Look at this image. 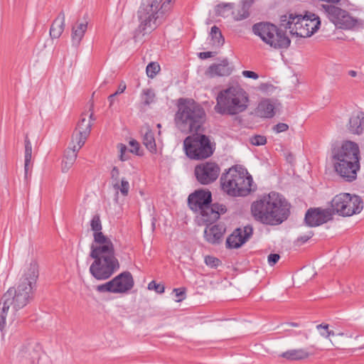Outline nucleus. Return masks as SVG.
Here are the masks:
<instances>
[{
  "label": "nucleus",
  "mask_w": 364,
  "mask_h": 364,
  "mask_svg": "<svg viewBox=\"0 0 364 364\" xmlns=\"http://www.w3.org/2000/svg\"><path fill=\"white\" fill-rule=\"evenodd\" d=\"M317 329H324L326 331V333H321V336L328 338L330 336H334L335 333L333 331L328 330V324H318L316 326Z\"/></svg>",
  "instance_id": "obj_46"
},
{
  "label": "nucleus",
  "mask_w": 364,
  "mask_h": 364,
  "mask_svg": "<svg viewBox=\"0 0 364 364\" xmlns=\"http://www.w3.org/2000/svg\"><path fill=\"white\" fill-rule=\"evenodd\" d=\"M257 112L262 117L272 118L274 115V106L269 100H264L259 104Z\"/></svg>",
  "instance_id": "obj_31"
},
{
  "label": "nucleus",
  "mask_w": 364,
  "mask_h": 364,
  "mask_svg": "<svg viewBox=\"0 0 364 364\" xmlns=\"http://www.w3.org/2000/svg\"><path fill=\"white\" fill-rule=\"evenodd\" d=\"M348 75H349L350 76H351V77H356V76H357V72H356V71H355V70H349V71H348Z\"/></svg>",
  "instance_id": "obj_55"
},
{
  "label": "nucleus",
  "mask_w": 364,
  "mask_h": 364,
  "mask_svg": "<svg viewBox=\"0 0 364 364\" xmlns=\"http://www.w3.org/2000/svg\"><path fill=\"white\" fill-rule=\"evenodd\" d=\"M296 19L291 34L297 37H310L318 30L321 25L319 17L311 12H306L304 16L296 15Z\"/></svg>",
  "instance_id": "obj_13"
},
{
  "label": "nucleus",
  "mask_w": 364,
  "mask_h": 364,
  "mask_svg": "<svg viewBox=\"0 0 364 364\" xmlns=\"http://www.w3.org/2000/svg\"><path fill=\"white\" fill-rule=\"evenodd\" d=\"M290 325L292 326H298V323H290Z\"/></svg>",
  "instance_id": "obj_56"
},
{
  "label": "nucleus",
  "mask_w": 364,
  "mask_h": 364,
  "mask_svg": "<svg viewBox=\"0 0 364 364\" xmlns=\"http://www.w3.org/2000/svg\"><path fill=\"white\" fill-rule=\"evenodd\" d=\"M290 203L281 194L270 192L251 205V213L258 222L267 225H278L290 215Z\"/></svg>",
  "instance_id": "obj_3"
},
{
  "label": "nucleus",
  "mask_w": 364,
  "mask_h": 364,
  "mask_svg": "<svg viewBox=\"0 0 364 364\" xmlns=\"http://www.w3.org/2000/svg\"><path fill=\"white\" fill-rule=\"evenodd\" d=\"M126 88H127L126 83L124 81H122L119 83L117 91L115 92V95H118L119 94L123 93L124 92V90H126Z\"/></svg>",
  "instance_id": "obj_53"
},
{
  "label": "nucleus",
  "mask_w": 364,
  "mask_h": 364,
  "mask_svg": "<svg viewBox=\"0 0 364 364\" xmlns=\"http://www.w3.org/2000/svg\"><path fill=\"white\" fill-rule=\"evenodd\" d=\"M65 14L60 11L57 18L53 21L50 28V36L52 38H58L65 29Z\"/></svg>",
  "instance_id": "obj_25"
},
{
  "label": "nucleus",
  "mask_w": 364,
  "mask_h": 364,
  "mask_svg": "<svg viewBox=\"0 0 364 364\" xmlns=\"http://www.w3.org/2000/svg\"><path fill=\"white\" fill-rule=\"evenodd\" d=\"M254 2L255 0H241L240 9L237 11L234 19L239 21L247 18L250 16V9Z\"/></svg>",
  "instance_id": "obj_29"
},
{
  "label": "nucleus",
  "mask_w": 364,
  "mask_h": 364,
  "mask_svg": "<svg viewBox=\"0 0 364 364\" xmlns=\"http://www.w3.org/2000/svg\"><path fill=\"white\" fill-rule=\"evenodd\" d=\"M296 21V15L293 14L283 15L280 17V27H283L284 30L289 29L291 31L293 30V26H295Z\"/></svg>",
  "instance_id": "obj_34"
},
{
  "label": "nucleus",
  "mask_w": 364,
  "mask_h": 364,
  "mask_svg": "<svg viewBox=\"0 0 364 364\" xmlns=\"http://www.w3.org/2000/svg\"><path fill=\"white\" fill-rule=\"evenodd\" d=\"M160 70L161 68L158 63L151 62L146 66V73L149 77L154 78Z\"/></svg>",
  "instance_id": "obj_37"
},
{
  "label": "nucleus",
  "mask_w": 364,
  "mask_h": 364,
  "mask_svg": "<svg viewBox=\"0 0 364 364\" xmlns=\"http://www.w3.org/2000/svg\"><path fill=\"white\" fill-rule=\"evenodd\" d=\"M174 116L176 127L186 134L200 132L206 120L204 108L193 99L181 97L177 100Z\"/></svg>",
  "instance_id": "obj_4"
},
{
  "label": "nucleus",
  "mask_w": 364,
  "mask_h": 364,
  "mask_svg": "<svg viewBox=\"0 0 364 364\" xmlns=\"http://www.w3.org/2000/svg\"><path fill=\"white\" fill-rule=\"evenodd\" d=\"M111 178L115 182L119 181V170L117 166H114L111 171Z\"/></svg>",
  "instance_id": "obj_50"
},
{
  "label": "nucleus",
  "mask_w": 364,
  "mask_h": 364,
  "mask_svg": "<svg viewBox=\"0 0 364 364\" xmlns=\"http://www.w3.org/2000/svg\"><path fill=\"white\" fill-rule=\"evenodd\" d=\"M134 285V281L132 274L129 272L125 271L114 277L112 280L97 285L95 289L100 293L124 294L131 290Z\"/></svg>",
  "instance_id": "obj_14"
},
{
  "label": "nucleus",
  "mask_w": 364,
  "mask_h": 364,
  "mask_svg": "<svg viewBox=\"0 0 364 364\" xmlns=\"http://www.w3.org/2000/svg\"><path fill=\"white\" fill-rule=\"evenodd\" d=\"M129 145L131 146V149L129 150V152H132L133 154H135L138 156H141L143 153L140 152V145L139 142L134 139H132L129 141Z\"/></svg>",
  "instance_id": "obj_43"
},
{
  "label": "nucleus",
  "mask_w": 364,
  "mask_h": 364,
  "mask_svg": "<svg viewBox=\"0 0 364 364\" xmlns=\"http://www.w3.org/2000/svg\"><path fill=\"white\" fill-rule=\"evenodd\" d=\"M349 197V193H343L336 195L333 198L331 202L330 210H333L332 217L335 214H338L341 216L345 217V214H348V211L346 210V205L348 203L347 199Z\"/></svg>",
  "instance_id": "obj_21"
},
{
  "label": "nucleus",
  "mask_w": 364,
  "mask_h": 364,
  "mask_svg": "<svg viewBox=\"0 0 364 364\" xmlns=\"http://www.w3.org/2000/svg\"><path fill=\"white\" fill-rule=\"evenodd\" d=\"M149 290H154L158 294H162L165 291V287L164 285L156 283L155 281H151L148 284Z\"/></svg>",
  "instance_id": "obj_42"
},
{
  "label": "nucleus",
  "mask_w": 364,
  "mask_h": 364,
  "mask_svg": "<svg viewBox=\"0 0 364 364\" xmlns=\"http://www.w3.org/2000/svg\"><path fill=\"white\" fill-rule=\"evenodd\" d=\"M242 75L245 77L252 78L254 80H257L259 77V75L255 72L251 70L242 71Z\"/></svg>",
  "instance_id": "obj_51"
},
{
  "label": "nucleus",
  "mask_w": 364,
  "mask_h": 364,
  "mask_svg": "<svg viewBox=\"0 0 364 364\" xmlns=\"http://www.w3.org/2000/svg\"><path fill=\"white\" fill-rule=\"evenodd\" d=\"M90 118H93V114L92 113L90 116Z\"/></svg>",
  "instance_id": "obj_59"
},
{
  "label": "nucleus",
  "mask_w": 364,
  "mask_h": 364,
  "mask_svg": "<svg viewBox=\"0 0 364 364\" xmlns=\"http://www.w3.org/2000/svg\"><path fill=\"white\" fill-rule=\"evenodd\" d=\"M210 36L213 46L220 47L224 44L225 38L218 26H213L211 28Z\"/></svg>",
  "instance_id": "obj_33"
},
{
  "label": "nucleus",
  "mask_w": 364,
  "mask_h": 364,
  "mask_svg": "<svg viewBox=\"0 0 364 364\" xmlns=\"http://www.w3.org/2000/svg\"><path fill=\"white\" fill-rule=\"evenodd\" d=\"M252 177L246 169L232 167L220 177L222 190L232 197L248 196L253 190L251 186Z\"/></svg>",
  "instance_id": "obj_9"
},
{
  "label": "nucleus",
  "mask_w": 364,
  "mask_h": 364,
  "mask_svg": "<svg viewBox=\"0 0 364 364\" xmlns=\"http://www.w3.org/2000/svg\"><path fill=\"white\" fill-rule=\"evenodd\" d=\"M213 56H214V53L210 52V51L200 52L198 53V57L200 59H207V58H211Z\"/></svg>",
  "instance_id": "obj_52"
},
{
  "label": "nucleus",
  "mask_w": 364,
  "mask_h": 364,
  "mask_svg": "<svg viewBox=\"0 0 364 364\" xmlns=\"http://www.w3.org/2000/svg\"><path fill=\"white\" fill-rule=\"evenodd\" d=\"M313 235H314V232L312 231H309L307 234H306L304 235L299 236L297 238L296 242L299 245H303L305 242H306L310 238H311L313 237Z\"/></svg>",
  "instance_id": "obj_48"
},
{
  "label": "nucleus",
  "mask_w": 364,
  "mask_h": 364,
  "mask_svg": "<svg viewBox=\"0 0 364 364\" xmlns=\"http://www.w3.org/2000/svg\"><path fill=\"white\" fill-rule=\"evenodd\" d=\"M212 193L208 189H198L188 196V205L193 211L200 212L203 223L213 224L221 215L225 214L228 209L223 204L212 203Z\"/></svg>",
  "instance_id": "obj_7"
},
{
  "label": "nucleus",
  "mask_w": 364,
  "mask_h": 364,
  "mask_svg": "<svg viewBox=\"0 0 364 364\" xmlns=\"http://www.w3.org/2000/svg\"><path fill=\"white\" fill-rule=\"evenodd\" d=\"M347 201L346 212L348 211L350 213H348V214H345V217L358 214L363 210V202L360 196L349 193V197L348 198Z\"/></svg>",
  "instance_id": "obj_24"
},
{
  "label": "nucleus",
  "mask_w": 364,
  "mask_h": 364,
  "mask_svg": "<svg viewBox=\"0 0 364 364\" xmlns=\"http://www.w3.org/2000/svg\"><path fill=\"white\" fill-rule=\"evenodd\" d=\"M338 336H344L345 334H344V333H338Z\"/></svg>",
  "instance_id": "obj_58"
},
{
  "label": "nucleus",
  "mask_w": 364,
  "mask_h": 364,
  "mask_svg": "<svg viewBox=\"0 0 364 364\" xmlns=\"http://www.w3.org/2000/svg\"><path fill=\"white\" fill-rule=\"evenodd\" d=\"M116 96H117V95H115V92H114L113 94L110 95L108 97L107 100H108V101H109V107H112V106L113 102H114V97H115Z\"/></svg>",
  "instance_id": "obj_54"
},
{
  "label": "nucleus",
  "mask_w": 364,
  "mask_h": 364,
  "mask_svg": "<svg viewBox=\"0 0 364 364\" xmlns=\"http://www.w3.org/2000/svg\"><path fill=\"white\" fill-rule=\"evenodd\" d=\"M332 213L330 208H310L306 212L304 223L311 228L321 225L333 220Z\"/></svg>",
  "instance_id": "obj_16"
},
{
  "label": "nucleus",
  "mask_w": 364,
  "mask_h": 364,
  "mask_svg": "<svg viewBox=\"0 0 364 364\" xmlns=\"http://www.w3.org/2000/svg\"><path fill=\"white\" fill-rule=\"evenodd\" d=\"M118 147L119 149V159L122 161H127L129 159V155L127 154L128 151V149L126 145L123 144H119L118 145Z\"/></svg>",
  "instance_id": "obj_45"
},
{
  "label": "nucleus",
  "mask_w": 364,
  "mask_h": 364,
  "mask_svg": "<svg viewBox=\"0 0 364 364\" xmlns=\"http://www.w3.org/2000/svg\"><path fill=\"white\" fill-rule=\"evenodd\" d=\"M93 236L94 242L99 245H91L90 257L95 260L90 267V272L97 280H105L119 268V263L112 240L102 232Z\"/></svg>",
  "instance_id": "obj_2"
},
{
  "label": "nucleus",
  "mask_w": 364,
  "mask_h": 364,
  "mask_svg": "<svg viewBox=\"0 0 364 364\" xmlns=\"http://www.w3.org/2000/svg\"><path fill=\"white\" fill-rule=\"evenodd\" d=\"M90 226L92 231H94V234H96L97 232H102V223L100 217L99 215H95L91 221H90Z\"/></svg>",
  "instance_id": "obj_38"
},
{
  "label": "nucleus",
  "mask_w": 364,
  "mask_h": 364,
  "mask_svg": "<svg viewBox=\"0 0 364 364\" xmlns=\"http://www.w3.org/2000/svg\"><path fill=\"white\" fill-rule=\"evenodd\" d=\"M232 68L229 66L228 59H223L220 63H214L211 65L207 73L210 77L215 76H228L232 73Z\"/></svg>",
  "instance_id": "obj_23"
},
{
  "label": "nucleus",
  "mask_w": 364,
  "mask_h": 364,
  "mask_svg": "<svg viewBox=\"0 0 364 364\" xmlns=\"http://www.w3.org/2000/svg\"><path fill=\"white\" fill-rule=\"evenodd\" d=\"M205 263L211 268H217L221 264V261L215 257L208 255L205 257Z\"/></svg>",
  "instance_id": "obj_40"
},
{
  "label": "nucleus",
  "mask_w": 364,
  "mask_h": 364,
  "mask_svg": "<svg viewBox=\"0 0 364 364\" xmlns=\"http://www.w3.org/2000/svg\"><path fill=\"white\" fill-rule=\"evenodd\" d=\"M328 18L337 28L345 30H354L364 28V21L354 18L341 8L333 4H322Z\"/></svg>",
  "instance_id": "obj_12"
},
{
  "label": "nucleus",
  "mask_w": 364,
  "mask_h": 364,
  "mask_svg": "<svg viewBox=\"0 0 364 364\" xmlns=\"http://www.w3.org/2000/svg\"><path fill=\"white\" fill-rule=\"evenodd\" d=\"M280 256L279 254L272 253L269 255L267 260L270 266H274L279 259Z\"/></svg>",
  "instance_id": "obj_49"
},
{
  "label": "nucleus",
  "mask_w": 364,
  "mask_h": 364,
  "mask_svg": "<svg viewBox=\"0 0 364 364\" xmlns=\"http://www.w3.org/2000/svg\"><path fill=\"white\" fill-rule=\"evenodd\" d=\"M143 1L137 11L139 24L135 31L134 38L137 35L151 33L164 21L165 14L170 9L171 0Z\"/></svg>",
  "instance_id": "obj_5"
},
{
  "label": "nucleus",
  "mask_w": 364,
  "mask_h": 364,
  "mask_svg": "<svg viewBox=\"0 0 364 364\" xmlns=\"http://www.w3.org/2000/svg\"><path fill=\"white\" fill-rule=\"evenodd\" d=\"M321 333H326V331L324 329H321L320 333L321 334Z\"/></svg>",
  "instance_id": "obj_57"
},
{
  "label": "nucleus",
  "mask_w": 364,
  "mask_h": 364,
  "mask_svg": "<svg viewBox=\"0 0 364 364\" xmlns=\"http://www.w3.org/2000/svg\"><path fill=\"white\" fill-rule=\"evenodd\" d=\"M87 28V22L77 23L72 27L71 38L72 44L78 47Z\"/></svg>",
  "instance_id": "obj_26"
},
{
  "label": "nucleus",
  "mask_w": 364,
  "mask_h": 364,
  "mask_svg": "<svg viewBox=\"0 0 364 364\" xmlns=\"http://www.w3.org/2000/svg\"><path fill=\"white\" fill-rule=\"evenodd\" d=\"M91 122L82 117L77 124L75 131L72 136V144L76 143L84 145L86 139L91 131Z\"/></svg>",
  "instance_id": "obj_19"
},
{
  "label": "nucleus",
  "mask_w": 364,
  "mask_h": 364,
  "mask_svg": "<svg viewBox=\"0 0 364 364\" xmlns=\"http://www.w3.org/2000/svg\"><path fill=\"white\" fill-rule=\"evenodd\" d=\"M348 130L355 134H360L364 130V113L353 115L349 119Z\"/></svg>",
  "instance_id": "obj_27"
},
{
  "label": "nucleus",
  "mask_w": 364,
  "mask_h": 364,
  "mask_svg": "<svg viewBox=\"0 0 364 364\" xmlns=\"http://www.w3.org/2000/svg\"><path fill=\"white\" fill-rule=\"evenodd\" d=\"M289 125L286 123H278L273 127V131L276 133H281L287 131Z\"/></svg>",
  "instance_id": "obj_47"
},
{
  "label": "nucleus",
  "mask_w": 364,
  "mask_h": 364,
  "mask_svg": "<svg viewBox=\"0 0 364 364\" xmlns=\"http://www.w3.org/2000/svg\"><path fill=\"white\" fill-rule=\"evenodd\" d=\"M280 356L289 360H300L307 358L309 353L303 348L291 349L282 353Z\"/></svg>",
  "instance_id": "obj_28"
},
{
  "label": "nucleus",
  "mask_w": 364,
  "mask_h": 364,
  "mask_svg": "<svg viewBox=\"0 0 364 364\" xmlns=\"http://www.w3.org/2000/svg\"><path fill=\"white\" fill-rule=\"evenodd\" d=\"M39 349L36 343H28L23 346L17 354V361L20 364H34L39 357Z\"/></svg>",
  "instance_id": "obj_18"
},
{
  "label": "nucleus",
  "mask_w": 364,
  "mask_h": 364,
  "mask_svg": "<svg viewBox=\"0 0 364 364\" xmlns=\"http://www.w3.org/2000/svg\"><path fill=\"white\" fill-rule=\"evenodd\" d=\"M143 144L146 148L151 153L156 152V145L154 132L149 129L143 136Z\"/></svg>",
  "instance_id": "obj_32"
},
{
  "label": "nucleus",
  "mask_w": 364,
  "mask_h": 364,
  "mask_svg": "<svg viewBox=\"0 0 364 364\" xmlns=\"http://www.w3.org/2000/svg\"><path fill=\"white\" fill-rule=\"evenodd\" d=\"M72 147H68L65 152L64 159L62 161V171L66 173L74 164L78 151L83 145L74 143Z\"/></svg>",
  "instance_id": "obj_22"
},
{
  "label": "nucleus",
  "mask_w": 364,
  "mask_h": 364,
  "mask_svg": "<svg viewBox=\"0 0 364 364\" xmlns=\"http://www.w3.org/2000/svg\"><path fill=\"white\" fill-rule=\"evenodd\" d=\"M216 100L215 110L220 114L236 115L245 112L249 105L247 92L238 85L221 90Z\"/></svg>",
  "instance_id": "obj_8"
},
{
  "label": "nucleus",
  "mask_w": 364,
  "mask_h": 364,
  "mask_svg": "<svg viewBox=\"0 0 364 364\" xmlns=\"http://www.w3.org/2000/svg\"><path fill=\"white\" fill-rule=\"evenodd\" d=\"M253 228L247 225L243 228H236L227 238L226 247L228 249H237L244 245L252 235Z\"/></svg>",
  "instance_id": "obj_17"
},
{
  "label": "nucleus",
  "mask_w": 364,
  "mask_h": 364,
  "mask_svg": "<svg viewBox=\"0 0 364 364\" xmlns=\"http://www.w3.org/2000/svg\"><path fill=\"white\" fill-rule=\"evenodd\" d=\"M234 8L233 3H223L218 4L215 7V14L218 16H224L226 10H231Z\"/></svg>",
  "instance_id": "obj_39"
},
{
  "label": "nucleus",
  "mask_w": 364,
  "mask_h": 364,
  "mask_svg": "<svg viewBox=\"0 0 364 364\" xmlns=\"http://www.w3.org/2000/svg\"><path fill=\"white\" fill-rule=\"evenodd\" d=\"M359 154L358 144L350 141H345L340 148L333 150L334 169L346 181L351 182L356 178L360 169Z\"/></svg>",
  "instance_id": "obj_6"
},
{
  "label": "nucleus",
  "mask_w": 364,
  "mask_h": 364,
  "mask_svg": "<svg viewBox=\"0 0 364 364\" xmlns=\"http://www.w3.org/2000/svg\"><path fill=\"white\" fill-rule=\"evenodd\" d=\"M155 92L151 88L144 89L142 90V99L144 105H149L154 102Z\"/></svg>",
  "instance_id": "obj_36"
},
{
  "label": "nucleus",
  "mask_w": 364,
  "mask_h": 364,
  "mask_svg": "<svg viewBox=\"0 0 364 364\" xmlns=\"http://www.w3.org/2000/svg\"><path fill=\"white\" fill-rule=\"evenodd\" d=\"M207 227L204 230V237L207 242L212 245L220 244L225 232V228L223 225L216 224L210 227V223L205 224Z\"/></svg>",
  "instance_id": "obj_20"
},
{
  "label": "nucleus",
  "mask_w": 364,
  "mask_h": 364,
  "mask_svg": "<svg viewBox=\"0 0 364 364\" xmlns=\"http://www.w3.org/2000/svg\"><path fill=\"white\" fill-rule=\"evenodd\" d=\"M24 146H25V156H24V174L25 178H28V171H29V166L31 162L32 159V144L28 138V134H26L24 139Z\"/></svg>",
  "instance_id": "obj_30"
},
{
  "label": "nucleus",
  "mask_w": 364,
  "mask_h": 364,
  "mask_svg": "<svg viewBox=\"0 0 364 364\" xmlns=\"http://www.w3.org/2000/svg\"><path fill=\"white\" fill-rule=\"evenodd\" d=\"M38 265L32 260L20 279L16 287H10L2 296L0 301V331L6 324V316L10 307L15 313L26 306L33 298V289L38 277Z\"/></svg>",
  "instance_id": "obj_1"
},
{
  "label": "nucleus",
  "mask_w": 364,
  "mask_h": 364,
  "mask_svg": "<svg viewBox=\"0 0 364 364\" xmlns=\"http://www.w3.org/2000/svg\"><path fill=\"white\" fill-rule=\"evenodd\" d=\"M253 33L259 36L265 43L275 49L287 48L291 40L281 28L268 22H259L253 25Z\"/></svg>",
  "instance_id": "obj_11"
},
{
  "label": "nucleus",
  "mask_w": 364,
  "mask_h": 364,
  "mask_svg": "<svg viewBox=\"0 0 364 364\" xmlns=\"http://www.w3.org/2000/svg\"><path fill=\"white\" fill-rule=\"evenodd\" d=\"M175 296L177 298L176 301L180 302L186 298V289L185 288H175L173 290Z\"/></svg>",
  "instance_id": "obj_44"
},
{
  "label": "nucleus",
  "mask_w": 364,
  "mask_h": 364,
  "mask_svg": "<svg viewBox=\"0 0 364 364\" xmlns=\"http://www.w3.org/2000/svg\"><path fill=\"white\" fill-rule=\"evenodd\" d=\"M220 172L218 164L206 161L195 167L194 174L197 181L202 185H209L217 180Z\"/></svg>",
  "instance_id": "obj_15"
},
{
  "label": "nucleus",
  "mask_w": 364,
  "mask_h": 364,
  "mask_svg": "<svg viewBox=\"0 0 364 364\" xmlns=\"http://www.w3.org/2000/svg\"><path fill=\"white\" fill-rule=\"evenodd\" d=\"M250 141L254 146L264 145L267 143V138L262 135H255L250 138Z\"/></svg>",
  "instance_id": "obj_41"
},
{
  "label": "nucleus",
  "mask_w": 364,
  "mask_h": 364,
  "mask_svg": "<svg viewBox=\"0 0 364 364\" xmlns=\"http://www.w3.org/2000/svg\"><path fill=\"white\" fill-rule=\"evenodd\" d=\"M183 149L191 159L203 160L210 157L215 150V143L210 136L194 132L183 140Z\"/></svg>",
  "instance_id": "obj_10"
},
{
  "label": "nucleus",
  "mask_w": 364,
  "mask_h": 364,
  "mask_svg": "<svg viewBox=\"0 0 364 364\" xmlns=\"http://www.w3.org/2000/svg\"><path fill=\"white\" fill-rule=\"evenodd\" d=\"M113 188L119 191L122 196H127L129 191V183L124 178H122L121 182L113 183Z\"/></svg>",
  "instance_id": "obj_35"
}]
</instances>
